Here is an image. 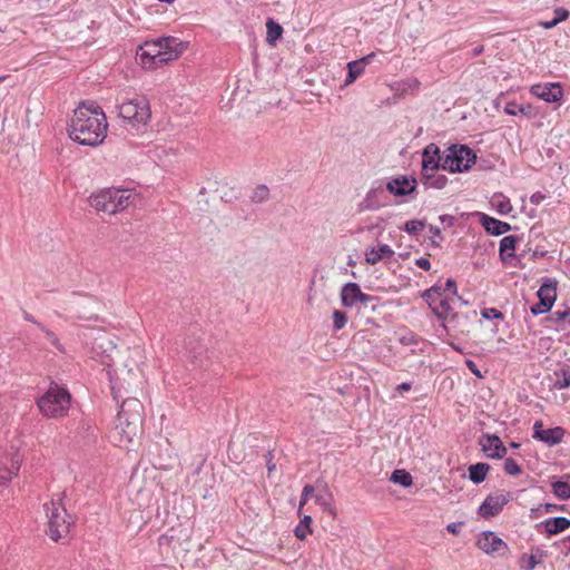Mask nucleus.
Wrapping results in <instances>:
<instances>
[{
    "label": "nucleus",
    "mask_w": 570,
    "mask_h": 570,
    "mask_svg": "<svg viewBox=\"0 0 570 570\" xmlns=\"http://www.w3.org/2000/svg\"><path fill=\"white\" fill-rule=\"evenodd\" d=\"M546 556V551L539 548L531 554H522L520 558L521 568L524 570H534L538 564L543 562Z\"/></svg>",
    "instance_id": "obj_28"
},
{
    "label": "nucleus",
    "mask_w": 570,
    "mask_h": 570,
    "mask_svg": "<svg viewBox=\"0 0 570 570\" xmlns=\"http://www.w3.org/2000/svg\"><path fill=\"white\" fill-rule=\"evenodd\" d=\"M37 326L45 333L47 340L53 345L59 352H63V346L61 345L57 335L49 328H47L42 323H37Z\"/></svg>",
    "instance_id": "obj_42"
},
{
    "label": "nucleus",
    "mask_w": 570,
    "mask_h": 570,
    "mask_svg": "<svg viewBox=\"0 0 570 570\" xmlns=\"http://www.w3.org/2000/svg\"><path fill=\"white\" fill-rule=\"evenodd\" d=\"M566 434V430L562 426H556L551 429H543L541 421H535L533 424L532 438L540 442L546 443L549 446L557 445L562 442Z\"/></svg>",
    "instance_id": "obj_16"
},
{
    "label": "nucleus",
    "mask_w": 570,
    "mask_h": 570,
    "mask_svg": "<svg viewBox=\"0 0 570 570\" xmlns=\"http://www.w3.org/2000/svg\"><path fill=\"white\" fill-rule=\"evenodd\" d=\"M479 444L489 459L501 460L504 459L508 453L507 448L497 434H482Z\"/></svg>",
    "instance_id": "obj_17"
},
{
    "label": "nucleus",
    "mask_w": 570,
    "mask_h": 570,
    "mask_svg": "<svg viewBox=\"0 0 570 570\" xmlns=\"http://www.w3.org/2000/svg\"><path fill=\"white\" fill-rule=\"evenodd\" d=\"M13 475L16 474L7 466L0 469V487L7 485L11 481Z\"/></svg>",
    "instance_id": "obj_50"
},
{
    "label": "nucleus",
    "mask_w": 570,
    "mask_h": 570,
    "mask_svg": "<svg viewBox=\"0 0 570 570\" xmlns=\"http://www.w3.org/2000/svg\"><path fill=\"white\" fill-rule=\"evenodd\" d=\"M558 23L554 21V19L552 20H549V21H541L540 22V26L544 29H552L553 27H556Z\"/></svg>",
    "instance_id": "obj_64"
},
{
    "label": "nucleus",
    "mask_w": 570,
    "mask_h": 570,
    "mask_svg": "<svg viewBox=\"0 0 570 570\" xmlns=\"http://www.w3.org/2000/svg\"><path fill=\"white\" fill-rule=\"evenodd\" d=\"M552 321L556 323L567 322L570 325V307H566L564 309H558L553 312L550 316Z\"/></svg>",
    "instance_id": "obj_46"
},
{
    "label": "nucleus",
    "mask_w": 570,
    "mask_h": 570,
    "mask_svg": "<svg viewBox=\"0 0 570 570\" xmlns=\"http://www.w3.org/2000/svg\"><path fill=\"white\" fill-rule=\"evenodd\" d=\"M510 493L501 491L497 494H489L478 509V514L484 519H491L500 514L505 504L510 501Z\"/></svg>",
    "instance_id": "obj_10"
},
{
    "label": "nucleus",
    "mask_w": 570,
    "mask_h": 570,
    "mask_svg": "<svg viewBox=\"0 0 570 570\" xmlns=\"http://www.w3.org/2000/svg\"><path fill=\"white\" fill-rule=\"evenodd\" d=\"M118 115L129 124H146L150 116L149 101L145 97H137L118 106Z\"/></svg>",
    "instance_id": "obj_8"
},
{
    "label": "nucleus",
    "mask_w": 570,
    "mask_h": 570,
    "mask_svg": "<svg viewBox=\"0 0 570 570\" xmlns=\"http://www.w3.org/2000/svg\"><path fill=\"white\" fill-rule=\"evenodd\" d=\"M476 163V154L468 145L452 144L443 159V170L449 173L468 171Z\"/></svg>",
    "instance_id": "obj_6"
},
{
    "label": "nucleus",
    "mask_w": 570,
    "mask_h": 570,
    "mask_svg": "<svg viewBox=\"0 0 570 570\" xmlns=\"http://www.w3.org/2000/svg\"><path fill=\"white\" fill-rule=\"evenodd\" d=\"M332 317H333V330L334 331H340L345 327V325L347 323V315L345 312L335 309L333 312Z\"/></svg>",
    "instance_id": "obj_43"
},
{
    "label": "nucleus",
    "mask_w": 570,
    "mask_h": 570,
    "mask_svg": "<svg viewBox=\"0 0 570 570\" xmlns=\"http://www.w3.org/2000/svg\"><path fill=\"white\" fill-rule=\"evenodd\" d=\"M400 343L403 345L417 344L416 335L414 333H409L407 335L400 337Z\"/></svg>",
    "instance_id": "obj_54"
},
{
    "label": "nucleus",
    "mask_w": 570,
    "mask_h": 570,
    "mask_svg": "<svg viewBox=\"0 0 570 570\" xmlns=\"http://www.w3.org/2000/svg\"><path fill=\"white\" fill-rule=\"evenodd\" d=\"M465 364L468 366V368L476 376V377H482V374L480 372V370L478 368L476 364L472 361V360H466L465 361Z\"/></svg>",
    "instance_id": "obj_60"
},
{
    "label": "nucleus",
    "mask_w": 570,
    "mask_h": 570,
    "mask_svg": "<svg viewBox=\"0 0 570 570\" xmlns=\"http://www.w3.org/2000/svg\"><path fill=\"white\" fill-rule=\"evenodd\" d=\"M439 219L443 224L444 228H450L455 224V217L452 215L444 214L441 215Z\"/></svg>",
    "instance_id": "obj_53"
},
{
    "label": "nucleus",
    "mask_w": 570,
    "mask_h": 570,
    "mask_svg": "<svg viewBox=\"0 0 570 570\" xmlns=\"http://www.w3.org/2000/svg\"><path fill=\"white\" fill-rule=\"evenodd\" d=\"M429 178H422V184L425 188H435L443 189L448 184V177L443 174H438V171L428 173Z\"/></svg>",
    "instance_id": "obj_30"
},
{
    "label": "nucleus",
    "mask_w": 570,
    "mask_h": 570,
    "mask_svg": "<svg viewBox=\"0 0 570 570\" xmlns=\"http://www.w3.org/2000/svg\"><path fill=\"white\" fill-rule=\"evenodd\" d=\"M444 321H439L440 326L452 340L468 337L476 321L478 312L470 309L468 312L454 311L450 305V311L443 314Z\"/></svg>",
    "instance_id": "obj_3"
},
{
    "label": "nucleus",
    "mask_w": 570,
    "mask_h": 570,
    "mask_svg": "<svg viewBox=\"0 0 570 570\" xmlns=\"http://www.w3.org/2000/svg\"><path fill=\"white\" fill-rule=\"evenodd\" d=\"M556 380L553 387L557 390H563L570 387V366L564 365L560 370L554 371Z\"/></svg>",
    "instance_id": "obj_32"
},
{
    "label": "nucleus",
    "mask_w": 570,
    "mask_h": 570,
    "mask_svg": "<svg viewBox=\"0 0 570 570\" xmlns=\"http://www.w3.org/2000/svg\"><path fill=\"white\" fill-rule=\"evenodd\" d=\"M535 528L539 532L541 531V528H543L547 537L556 535L570 528V519L566 517L548 518L544 521L538 523Z\"/></svg>",
    "instance_id": "obj_20"
},
{
    "label": "nucleus",
    "mask_w": 570,
    "mask_h": 570,
    "mask_svg": "<svg viewBox=\"0 0 570 570\" xmlns=\"http://www.w3.org/2000/svg\"><path fill=\"white\" fill-rule=\"evenodd\" d=\"M553 13H554V18H553V19H554V21H556L557 23H560V22H562V21L567 20V19H568V17H569V14H570V13H569V10H568V9H566V8H563V7H558V8H556V9L553 10Z\"/></svg>",
    "instance_id": "obj_51"
},
{
    "label": "nucleus",
    "mask_w": 570,
    "mask_h": 570,
    "mask_svg": "<svg viewBox=\"0 0 570 570\" xmlns=\"http://www.w3.org/2000/svg\"><path fill=\"white\" fill-rule=\"evenodd\" d=\"M530 94L547 102H558L563 98V88L559 82L535 83L530 87Z\"/></svg>",
    "instance_id": "obj_18"
},
{
    "label": "nucleus",
    "mask_w": 570,
    "mask_h": 570,
    "mask_svg": "<svg viewBox=\"0 0 570 570\" xmlns=\"http://www.w3.org/2000/svg\"><path fill=\"white\" fill-rule=\"evenodd\" d=\"M346 68L347 75L344 80V86L352 85L365 70V66H363L362 61H360L358 59L350 61L346 65Z\"/></svg>",
    "instance_id": "obj_31"
},
{
    "label": "nucleus",
    "mask_w": 570,
    "mask_h": 570,
    "mask_svg": "<svg viewBox=\"0 0 570 570\" xmlns=\"http://www.w3.org/2000/svg\"><path fill=\"white\" fill-rule=\"evenodd\" d=\"M312 517L311 515H304L303 519L299 521V523L294 529V534L299 540H305L306 537L313 532L312 530Z\"/></svg>",
    "instance_id": "obj_35"
},
{
    "label": "nucleus",
    "mask_w": 570,
    "mask_h": 570,
    "mask_svg": "<svg viewBox=\"0 0 570 570\" xmlns=\"http://www.w3.org/2000/svg\"><path fill=\"white\" fill-rule=\"evenodd\" d=\"M490 469V464L485 462L471 464L468 469L470 481L474 484H481L487 479Z\"/></svg>",
    "instance_id": "obj_25"
},
{
    "label": "nucleus",
    "mask_w": 570,
    "mask_h": 570,
    "mask_svg": "<svg viewBox=\"0 0 570 570\" xmlns=\"http://www.w3.org/2000/svg\"><path fill=\"white\" fill-rule=\"evenodd\" d=\"M519 242L520 237L517 235H508L500 240L499 255L503 263H511L517 257L514 250Z\"/></svg>",
    "instance_id": "obj_22"
},
{
    "label": "nucleus",
    "mask_w": 570,
    "mask_h": 570,
    "mask_svg": "<svg viewBox=\"0 0 570 570\" xmlns=\"http://www.w3.org/2000/svg\"><path fill=\"white\" fill-rule=\"evenodd\" d=\"M159 46V50L166 53L176 55L175 59L179 57V55L186 49V45L175 37H163L156 40ZM168 58L169 55H166Z\"/></svg>",
    "instance_id": "obj_23"
},
{
    "label": "nucleus",
    "mask_w": 570,
    "mask_h": 570,
    "mask_svg": "<svg viewBox=\"0 0 570 570\" xmlns=\"http://www.w3.org/2000/svg\"><path fill=\"white\" fill-rule=\"evenodd\" d=\"M415 265L424 271H429L431 268V262L426 257L415 259Z\"/></svg>",
    "instance_id": "obj_58"
},
{
    "label": "nucleus",
    "mask_w": 570,
    "mask_h": 570,
    "mask_svg": "<svg viewBox=\"0 0 570 570\" xmlns=\"http://www.w3.org/2000/svg\"><path fill=\"white\" fill-rule=\"evenodd\" d=\"M108 122L102 108L95 101L81 102L68 127L69 137L82 146L96 147L107 137Z\"/></svg>",
    "instance_id": "obj_1"
},
{
    "label": "nucleus",
    "mask_w": 570,
    "mask_h": 570,
    "mask_svg": "<svg viewBox=\"0 0 570 570\" xmlns=\"http://www.w3.org/2000/svg\"><path fill=\"white\" fill-rule=\"evenodd\" d=\"M314 492L315 488L312 484H305L302 490L299 507H303Z\"/></svg>",
    "instance_id": "obj_49"
},
{
    "label": "nucleus",
    "mask_w": 570,
    "mask_h": 570,
    "mask_svg": "<svg viewBox=\"0 0 570 570\" xmlns=\"http://www.w3.org/2000/svg\"><path fill=\"white\" fill-rule=\"evenodd\" d=\"M443 159L444 157H442L441 149L436 144L430 142L426 145L422 151V178H429L428 173L443 169Z\"/></svg>",
    "instance_id": "obj_11"
},
{
    "label": "nucleus",
    "mask_w": 570,
    "mask_h": 570,
    "mask_svg": "<svg viewBox=\"0 0 570 570\" xmlns=\"http://www.w3.org/2000/svg\"><path fill=\"white\" fill-rule=\"evenodd\" d=\"M131 194L126 189L107 188L89 198L90 206L97 212L116 214L129 206Z\"/></svg>",
    "instance_id": "obj_4"
},
{
    "label": "nucleus",
    "mask_w": 570,
    "mask_h": 570,
    "mask_svg": "<svg viewBox=\"0 0 570 570\" xmlns=\"http://www.w3.org/2000/svg\"><path fill=\"white\" fill-rule=\"evenodd\" d=\"M166 52L159 50V46L157 42H146L144 46H140L136 53V60L144 69H155L164 66L168 61L175 60L176 55L169 53V57H166Z\"/></svg>",
    "instance_id": "obj_9"
},
{
    "label": "nucleus",
    "mask_w": 570,
    "mask_h": 570,
    "mask_svg": "<svg viewBox=\"0 0 570 570\" xmlns=\"http://www.w3.org/2000/svg\"><path fill=\"white\" fill-rule=\"evenodd\" d=\"M564 511L566 510V505H558V504H554V503H546L543 504V512L546 513H551V512H554V511Z\"/></svg>",
    "instance_id": "obj_56"
},
{
    "label": "nucleus",
    "mask_w": 570,
    "mask_h": 570,
    "mask_svg": "<svg viewBox=\"0 0 570 570\" xmlns=\"http://www.w3.org/2000/svg\"><path fill=\"white\" fill-rule=\"evenodd\" d=\"M503 469L507 474L513 475V476L522 473L521 466L512 458H505Z\"/></svg>",
    "instance_id": "obj_44"
},
{
    "label": "nucleus",
    "mask_w": 570,
    "mask_h": 570,
    "mask_svg": "<svg viewBox=\"0 0 570 570\" xmlns=\"http://www.w3.org/2000/svg\"><path fill=\"white\" fill-rule=\"evenodd\" d=\"M476 547L487 554H503L509 550L508 544L493 531H482L476 540Z\"/></svg>",
    "instance_id": "obj_13"
},
{
    "label": "nucleus",
    "mask_w": 570,
    "mask_h": 570,
    "mask_svg": "<svg viewBox=\"0 0 570 570\" xmlns=\"http://www.w3.org/2000/svg\"><path fill=\"white\" fill-rule=\"evenodd\" d=\"M284 29L273 18H268L266 21V42L271 47H275L277 41L282 39Z\"/></svg>",
    "instance_id": "obj_26"
},
{
    "label": "nucleus",
    "mask_w": 570,
    "mask_h": 570,
    "mask_svg": "<svg viewBox=\"0 0 570 570\" xmlns=\"http://www.w3.org/2000/svg\"><path fill=\"white\" fill-rule=\"evenodd\" d=\"M546 197H547L546 194H543L541 191H535L534 194L531 195L530 202L533 205H539V204H541V202H543L546 199Z\"/></svg>",
    "instance_id": "obj_59"
},
{
    "label": "nucleus",
    "mask_w": 570,
    "mask_h": 570,
    "mask_svg": "<svg viewBox=\"0 0 570 570\" xmlns=\"http://www.w3.org/2000/svg\"><path fill=\"white\" fill-rule=\"evenodd\" d=\"M493 205L500 215H508L513 209L510 199L504 196H500L498 200L493 202Z\"/></svg>",
    "instance_id": "obj_41"
},
{
    "label": "nucleus",
    "mask_w": 570,
    "mask_h": 570,
    "mask_svg": "<svg viewBox=\"0 0 570 570\" xmlns=\"http://www.w3.org/2000/svg\"><path fill=\"white\" fill-rule=\"evenodd\" d=\"M557 286L558 282L554 278H544L539 291L537 292V296L540 297H549L552 296L554 301L557 299Z\"/></svg>",
    "instance_id": "obj_33"
},
{
    "label": "nucleus",
    "mask_w": 570,
    "mask_h": 570,
    "mask_svg": "<svg viewBox=\"0 0 570 570\" xmlns=\"http://www.w3.org/2000/svg\"><path fill=\"white\" fill-rule=\"evenodd\" d=\"M186 355L195 367L206 368L209 364L207 347L196 338L189 337L185 343Z\"/></svg>",
    "instance_id": "obj_14"
},
{
    "label": "nucleus",
    "mask_w": 570,
    "mask_h": 570,
    "mask_svg": "<svg viewBox=\"0 0 570 570\" xmlns=\"http://www.w3.org/2000/svg\"><path fill=\"white\" fill-rule=\"evenodd\" d=\"M381 306L382 305L380 304V299L371 301V302H366V303H360V307H362L364 309H370L371 312H376L377 308Z\"/></svg>",
    "instance_id": "obj_55"
},
{
    "label": "nucleus",
    "mask_w": 570,
    "mask_h": 570,
    "mask_svg": "<svg viewBox=\"0 0 570 570\" xmlns=\"http://www.w3.org/2000/svg\"><path fill=\"white\" fill-rule=\"evenodd\" d=\"M71 395L67 389L51 382L47 392L37 400L40 412L48 417L65 416L70 407Z\"/></svg>",
    "instance_id": "obj_2"
},
{
    "label": "nucleus",
    "mask_w": 570,
    "mask_h": 570,
    "mask_svg": "<svg viewBox=\"0 0 570 570\" xmlns=\"http://www.w3.org/2000/svg\"><path fill=\"white\" fill-rule=\"evenodd\" d=\"M429 232H430L433 236L440 237V238H441V240H443V237H442V235H441V229H440V227L434 226V225H430V226H429Z\"/></svg>",
    "instance_id": "obj_61"
},
{
    "label": "nucleus",
    "mask_w": 570,
    "mask_h": 570,
    "mask_svg": "<svg viewBox=\"0 0 570 570\" xmlns=\"http://www.w3.org/2000/svg\"><path fill=\"white\" fill-rule=\"evenodd\" d=\"M436 294L439 297L449 296L444 291V285H442L440 282L435 283L430 288L425 289L422 293V297H430L431 295Z\"/></svg>",
    "instance_id": "obj_45"
},
{
    "label": "nucleus",
    "mask_w": 570,
    "mask_h": 570,
    "mask_svg": "<svg viewBox=\"0 0 570 570\" xmlns=\"http://www.w3.org/2000/svg\"><path fill=\"white\" fill-rule=\"evenodd\" d=\"M384 194L382 185L371 188L363 200V207L365 209L375 210L379 209L383 204L380 202V196Z\"/></svg>",
    "instance_id": "obj_27"
},
{
    "label": "nucleus",
    "mask_w": 570,
    "mask_h": 570,
    "mask_svg": "<svg viewBox=\"0 0 570 570\" xmlns=\"http://www.w3.org/2000/svg\"><path fill=\"white\" fill-rule=\"evenodd\" d=\"M462 525H463V522H461V521L460 522H452V523H449L446 525V530L450 533L458 535L460 533V531H461Z\"/></svg>",
    "instance_id": "obj_57"
},
{
    "label": "nucleus",
    "mask_w": 570,
    "mask_h": 570,
    "mask_svg": "<svg viewBox=\"0 0 570 570\" xmlns=\"http://www.w3.org/2000/svg\"><path fill=\"white\" fill-rule=\"evenodd\" d=\"M417 181L412 176L401 175L386 183V190L395 197L410 196L416 191Z\"/></svg>",
    "instance_id": "obj_15"
},
{
    "label": "nucleus",
    "mask_w": 570,
    "mask_h": 570,
    "mask_svg": "<svg viewBox=\"0 0 570 570\" xmlns=\"http://www.w3.org/2000/svg\"><path fill=\"white\" fill-rule=\"evenodd\" d=\"M425 226H426L425 220L411 219V220H407L401 229L406 232L409 235L415 236L422 229H424Z\"/></svg>",
    "instance_id": "obj_39"
},
{
    "label": "nucleus",
    "mask_w": 570,
    "mask_h": 570,
    "mask_svg": "<svg viewBox=\"0 0 570 570\" xmlns=\"http://www.w3.org/2000/svg\"><path fill=\"white\" fill-rule=\"evenodd\" d=\"M481 315L483 318H487V320H503L504 318L503 313H501L499 309H497L494 307L482 309Z\"/></svg>",
    "instance_id": "obj_48"
},
{
    "label": "nucleus",
    "mask_w": 570,
    "mask_h": 570,
    "mask_svg": "<svg viewBox=\"0 0 570 570\" xmlns=\"http://www.w3.org/2000/svg\"><path fill=\"white\" fill-rule=\"evenodd\" d=\"M22 456L19 454L18 451H14L13 453H11L10 466L7 468L10 469L17 475L20 470Z\"/></svg>",
    "instance_id": "obj_47"
},
{
    "label": "nucleus",
    "mask_w": 570,
    "mask_h": 570,
    "mask_svg": "<svg viewBox=\"0 0 570 570\" xmlns=\"http://www.w3.org/2000/svg\"><path fill=\"white\" fill-rule=\"evenodd\" d=\"M504 112L510 116L523 115L528 118H531L534 116L532 105H530V104L520 105L515 101H509L504 107Z\"/></svg>",
    "instance_id": "obj_29"
},
{
    "label": "nucleus",
    "mask_w": 570,
    "mask_h": 570,
    "mask_svg": "<svg viewBox=\"0 0 570 570\" xmlns=\"http://www.w3.org/2000/svg\"><path fill=\"white\" fill-rule=\"evenodd\" d=\"M269 199V188L265 184L257 185L250 196V200L255 204H262Z\"/></svg>",
    "instance_id": "obj_38"
},
{
    "label": "nucleus",
    "mask_w": 570,
    "mask_h": 570,
    "mask_svg": "<svg viewBox=\"0 0 570 570\" xmlns=\"http://www.w3.org/2000/svg\"><path fill=\"white\" fill-rule=\"evenodd\" d=\"M394 250L386 244L380 245L377 248L372 247L365 253V261L370 265H375L382 259H391Z\"/></svg>",
    "instance_id": "obj_24"
},
{
    "label": "nucleus",
    "mask_w": 570,
    "mask_h": 570,
    "mask_svg": "<svg viewBox=\"0 0 570 570\" xmlns=\"http://www.w3.org/2000/svg\"><path fill=\"white\" fill-rule=\"evenodd\" d=\"M411 387H412L411 382H402L401 384H399L396 386V391H399V392L410 391Z\"/></svg>",
    "instance_id": "obj_62"
},
{
    "label": "nucleus",
    "mask_w": 570,
    "mask_h": 570,
    "mask_svg": "<svg viewBox=\"0 0 570 570\" xmlns=\"http://www.w3.org/2000/svg\"><path fill=\"white\" fill-rule=\"evenodd\" d=\"M552 493L560 500L570 499V483L561 480L551 483Z\"/></svg>",
    "instance_id": "obj_37"
},
{
    "label": "nucleus",
    "mask_w": 570,
    "mask_h": 570,
    "mask_svg": "<svg viewBox=\"0 0 570 570\" xmlns=\"http://www.w3.org/2000/svg\"><path fill=\"white\" fill-rule=\"evenodd\" d=\"M431 308L438 321H444L443 314L450 311L451 301L449 296L439 297L436 294L430 297H422Z\"/></svg>",
    "instance_id": "obj_21"
},
{
    "label": "nucleus",
    "mask_w": 570,
    "mask_h": 570,
    "mask_svg": "<svg viewBox=\"0 0 570 570\" xmlns=\"http://www.w3.org/2000/svg\"><path fill=\"white\" fill-rule=\"evenodd\" d=\"M390 480L393 483L400 484L404 488H409L413 483V478H412L411 473L403 469L394 470L392 472Z\"/></svg>",
    "instance_id": "obj_36"
},
{
    "label": "nucleus",
    "mask_w": 570,
    "mask_h": 570,
    "mask_svg": "<svg viewBox=\"0 0 570 570\" xmlns=\"http://www.w3.org/2000/svg\"><path fill=\"white\" fill-rule=\"evenodd\" d=\"M117 428L124 433H135L144 421V405L136 397H128L122 401L117 414Z\"/></svg>",
    "instance_id": "obj_7"
},
{
    "label": "nucleus",
    "mask_w": 570,
    "mask_h": 570,
    "mask_svg": "<svg viewBox=\"0 0 570 570\" xmlns=\"http://www.w3.org/2000/svg\"><path fill=\"white\" fill-rule=\"evenodd\" d=\"M371 301H379V297L363 293L357 283L348 282L341 289V302L344 307H353Z\"/></svg>",
    "instance_id": "obj_12"
},
{
    "label": "nucleus",
    "mask_w": 570,
    "mask_h": 570,
    "mask_svg": "<svg viewBox=\"0 0 570 570\" xmlns=\"http://www.w3.org/2000/svg\"><path fill=\"white\" fill-rule=\"evenodd\" d=\"M45 507L49 519L46 533L57 542L68 535L73 521L61 502L52 501L50 505L46 504Z\"/></svg>",
    "instance_id": "obj_5"
},
{
    "label": "nucleus",
    "mask_w": 570,
    "mask_h": 570,
    "mask_svg": "<svg viewBox=\"0 0 570 570\" xmlns=\"http://www.w3.org/2000/svg\"><path fill=\"white\" fill-rule=\"evenodd\" d=\"M332 494L323 495L318 493L316 495V503L323 508L324 511L328 512L332 517H336V509L332 505Z\"/></svg>",
    "instance_id": "obj_40"
},
{
    "label": "nucleus",
    "mask_w": 570,
    "mask_h": 570,
    "mask_svg": "<svg viewBox=\"0 0 570 570\" xmlns=\"http://www.w3.org/2000/svg\"><path fill=\"white\" fill-rule=\"evenodd\" d=\"M553 304L554 298H552V296L540 297L539 302H537L530 307V312L533 316L546 314L551 311Z\"/></svg>",
    "instance_id": "obj_34"
},
{
    "label": "nucleus",
    "mask_w": 570,
    "mask_h": 570,
    "mask_svg": "<svg viewBox=\"0 0 570 570\" xmlns=\"http://www.w3.org/2000/svg\"><path fill=\"white\" fill-rule=\"evenodd\" d=\"M484 52V46L483 45H479L476 47H474L471 51V56L472 57H478L480 55H482Z\"/></svg>",
    "instance_id": "obj_63"
},
{
    "label": "nucleus",
    "mask_w": 570,
    "mask_h": 570,
    "mask_svg": "<svg viewBox=\"0 0 570 570\" xmlns=\"http://www.w3.org/2000/svg\"><path fill=\"white\" fill-rule=\"evenodd\" d=\"M444 291L448 295L450 293V294L456 296L458 295L456 282L453 278H448L445 282V285H444Z\"/></svg>",
    "instance_id": "obj_52"
},
{
    "label": "nucleus",
    "mask_w": 570,
    "mask_h": 570,
    "mask_svg": "<svg viewBox=\"0 0 570 570\" xmlns=\"http://www.w3.org/2000/svg\"><path fill=\"white\" fill-rule=\"evenodd\" d=\"M479 222L484 230L493 236L503 235L512 229V226L509 223L499 220L494 217H491L483 213H478Z\"/></svg>",
    "instance_id": "obj_19"
}]
</instances>
